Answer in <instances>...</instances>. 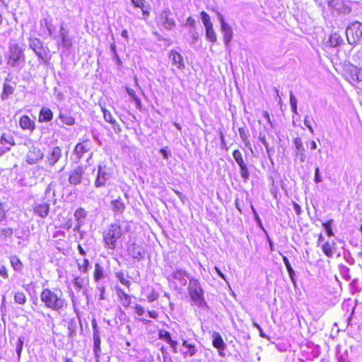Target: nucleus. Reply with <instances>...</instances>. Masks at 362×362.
Segmentation results:
<instances>
[{
	"instance_id": "obj_34",
	"label": "nucleus",
	"mask_w": 362,
	"mask_h": 362,
	"mask_svg": "<svg viewBox=\"0 0 362 362\" xmlns=\"http://www.w3.org/2000/svg\"><path fill=\"white\" fill-rule=\"evenodd\" d=\"M40 26L46 29L49 35H52L54 31V26L52 23V20L49 18H44L40 21Z\"/></svg>"
},
{
	"instance_id": "obj_32",
	"label": "nucleus",
	"mask_w": 362,
	"mask_h": 362,
	"mask_svg": "<svg viewBox=\"0 0 362 362\" xmlns=\"http://www.w3.org/2000/svg\"><path fill=\"white\" fill-rule=\"evenodd\" d=\"M115 276L122 285L126 286L127 288H129L131 286V281L129 279L127 274H124L123 272H119L115 274Z\"/></svg>"
},
{
	"instance_id": "obj_13",
	"label": "nucleus",
	"mask_w": 362,
	"mask_h": 362,
	"mask_svg": "<svg viewBox=\"0 0 362 362\" xmlns=\"http://www.w3.org/2000/svg\"><path fill=\"white\" fill-rule=\"evenodd\" d=\"M44 153L38 146H31L27 153L26 160L28 163L33 164L42 160Z\"/></svg>"
},
{
	"instance_id": "obj_57",
	"label": "nucleus",
	"mask_w": 362,
	"mask_h": 362,
	"mask_svg": "<svg viewBox=\"0 0 362 362\" xmlns=\"http://www.w3.org/2000/svg\"><path fill=\"white\" fill-rule=\"evenodd\" d=\"M0 276H1L4 279H7L8 277L7 269L4 266H1L0 267Z\"/></svg>"
},
{
	"instance_id": "obj_12",
	"label": "nucleus",
	"mask_w": 362,
	"mask_h": 362,
	"mask_svg": "<svg viewBox=\"0 0 362 362\" xmlns=\"http://www.w3.org/2000/svg\"><path fill=\"white\" fill-rule=\"evenodd\" d=\"M158 339L164 341L172 349L173 353H177L178 343L176 340L173 339L171 334L165 329H159L158 332Z\"/></svg>"
},
{
	"instance_id": "obj_39",
	"label": "nucleus",
	"mask_w": 362,
	"mask_h": 362,
	"mask_svg": "<svg viewBox=\"0 0 362 362\" xmlns=\"http://www.w3.org/2000/svg\"><path fill=\"white\" fill-rule=\"evenodd\" d=\"M10 262L14 270L19 271L22 269L23 263L17 256L11 257L10 258Z\"/></svg>"
},
{
	"instance_id": "obj_6",
	"label": "nucleus",
	"mask_w": 362,
	"mask_h": 362,
	"mask_svg": "<svg viewBox=\"0 0 362 362\" xmlns=\"http://www.w3.org/2000/svg\"><path fill=\"white\" fill-rule=\"evenodd\" d=\"M327 4L331 13L337 16L349 13L351 11V7L341 0H329Z\"/></svg>"
},
{
	"instance_id": "obj_44",
	"label": "nucleus",
	"mask_w": 362,
	"mask_h": 362,
	"mask_svg": "<svg viewBox=\"0 0 362 362\" xmlns=\"http://www.w3.org/2000/svg\"><path fill=\"white\" fill-rule=\"evenodd\" d=\"M283 262L286 267V269L288 271V275L291 280H293L295 272L288 261V259L286 256L282 257Z\"/></svg>"
},
{
	"instance_id": "obj_22",
	"label": "nucleus",
	"mask_w": 362,
	"mask_h": 362,
	"mask_svg": "<svg viewBox=\"0 0 362 362\" xmlns=\"http://www.w3.org/2000/svg\"><path fill=\"white\" fill-rule=\"evenodd\" d=\"M116 293L120 304L124 308H129L132 303V297L122 288H117Z\"/></svg>"
},
{
	"instance_id": "obj_35",
	"label": "nucleus",
	"mask_w": 362,
	"mask_h": 362,
	"mask_svg": "<svg viewBox=\"0 0 362 362\" xmlns=\"http://www.w3.org/2000/svg\"><path fill=\"white\" fill-rule=\"evenodd\" d=\"M206 30V39L212 42L215 43L217 41L216 33L214 31L213 25L205 28Z\"/></svg>"
},
{
	"instance_id": "obj_3",
	"label": "nucleus",
	"mask_w": 362,
	"mask_h": 362,
	"mask_svg": "<svg viewBox=\"0 0 362 362\" xmlns=\"http://www.w3.org/2000/svg\"><path fill=\"white\" fill-rule=\"evenodd\" d=\"M187 291L194 305L199 308L207 307V303L204 300V290L197 279H189Z\"/></svg>"
},
{
	"instance_id": "obj_25",
	"label": "nucleus",
	"mask_w": 362,
	"mask_h": 362,
	"mask_svg": "<svg viewBox=\"0 0 362 362\" xmlns=\"http://www.w3.org/2000/svg\"><path fill=\"white\" fill-rule=\"evenodd\" d=\"M53 117V112L49 108L43 107L39 112L38 122L40 123L49 122L52 120Z\"/></svg>"
},
{
	"instance_id": "obj_38",
	"label": "nucleus",
	"mask_w": 362,
	"mask_h": 362,
	"mask_svg": "<svg viewBox=\"0 0 362 362\" xmlns=\"http://www.w3.org/2000/svg\"><path fill=\"white\" fill-rule=\"evenodd\" d=\"M238 132H239L240 136L242 141L244 142L245 145L247 147H250V142L248 139V136H249L248 131L243 127H240L238 129Z\"/></svg>"
},
{
	"instance_id": "obj_51",
	"label": "nucleus",
	"mask_w": 362,
	"mask_h": 362,
	"mask_svg": "<svg viewBox=\"0 0 362 362\" xmlns=\"http://www.w3.org/2000/svg\"><path fill=\"white\" fill-rule=\"evenodd\" d=\"M57 228L65 229L66 230H70L72 228V220L71 218H68L64 223H60Z\"/></svg>"
},
{
	"instance_id": "obj_56",
	"label": "nucleus",
	"mask_w": 362,
	"mask_h": 362,
	"mask_svg": "<svg viewBox=\"0 0 362 362\" xmlns=\"http://www.w3.org/2000/svg\"><path fill=\"white\" fill-rule=\"evenodd\" d=\"M311 119H312V118H310L308 116H306L304 119V124L308 128L310 133L312 134H313L314 130H313V126L311 124Z\"/></svg>"
},
{
	"instance_id": "obj_53",
	"label": "nucleus",
	"mask_w": 362,
	"mask_h": 362,
	"mask_svg": "<svg viewBox=\"0 0 362 362\" xmlns=\"http://www.w3.org/2000/svg\"><path fill=\"white\" fill-rule=\"evenodd\" d=\"M290 104L292 112L294 114H297V100L293 94L290 95Z\"/></svg>"
},
{
	"instance_id": "obj_14",
	"label": "nucleus",
	"mask_w": 362,
	"mask_h": 362,
	"mask_svg": "<svg viewBox=\"0 0 362 362\" xmlns=\"http://www.w3.org/2000/svg\"><path fill=\"white\" fill-rule=\"evenodd\" d=\"M110 180V175L103 168L98 166V175L95 180V187L97 188L105 187Z\"/></svg>"
},
{
	"instance_id": "obj_17",
	"label": "nucleus",
	"mask_w": 362,
	"mask_h": 362,
	"mask_svg": "<svg viewBox=\"0 0 362 362\" xmlns=\"http://www.w3.org/2000/svg\"><path fill=\"white\" fill-rule=\"evenodd\" d=\"M221 30L223 33L224 44L228 47L233 38L232 28L227 24L223 18L221 19Z\"/></svg>"
},
{
	"instance_id": "obj_15",
	"label": "nucleus",
	"mask_w": 362,
	"mask_h": 362,
	"mask_svg": "<svg viewBox=\"0 0 362 362\" xmlns=\"http://www.w3.org/2000/svg\"><path fill=\"white\" fill-rule=\"evenodd\" d=\"M19 126L25 131L33 132L36 129L35 120L32 119L28 115H24L19 119Z\"/></svg>"
},
{
	"instance_id": "obj_60",
	"label": "nucleus",
	"mask_w": 362,
	"mask_h": 362,
	"mask_svg": "<svg viewBox=\"0 0 362 362\" xmlns=\"http://www.w3.org/2000/svg\"><path fill=\"white\" fill-rule=\"evenodd\" d=\"M186 25H189L191 28H194L195 26V20L189 16L186 20Z\"/></svg>"
},
{
	"instance_id": "obj_29",
	"label": "nucleus",
	"mask_w": 362,
	"mask_h": 362,
	"mask_svg": "<svg viewBox=\"0 0 362 362\" xmlns=\"http://www.w3.org/2000/svg\"><path fill=\"white\" fill-rule=\"evenodd\" d=\"M293 143L296 146V148L300 156V161L304 162L305 160V148L303 146V141L300 138L296 137L293 140Z\"/></svg>"
},
{
	"instance_id": "obj_24",
	"label": "nucleus",
	"mask_w": 362,
	"mask_h": 362,
	"mask_svg": "<svg viewBox=\"0 0 362 362\" xmlns=\"http://www.w3.org/2000/svg\"><path fill=\"white\" fill-rule=\"evenodd\" d=\"M33 212L41 218H45L49 212V204L47 202L37 204L33 207Z\"/></svg>"
},
{
	"instance_id": "obj_54",
	"label": "nucleus",
	"mask_w": 362,
	"mask_h": 362,
	"mask_svg": "<svg viewBox=\"0 0 362 362\" xmlns=\"http://www.w3.org/2000/svg\"><path fill=\"white\" fill-rule=\"evenodd\" d=\"M23 347V341L21 338H19L16 342V352H17L18 358H21Z\"/></svg>"
},
{
	"instance_id": "obj_2",
	"label": "nucleus",
	"mask_w": 362,
	"mask_h": 362,
	"mask_svg": "<svg viewBox=\"0 0 362 362\" xmlns=\"http://www.w3.org/2000/svg\"><path fill=\"white\" fill-rule=\"evenodd\" d=\"M124 231L119 223H112L103 233L104 247L107 250H115L117 242L123 235Z\"/></svg>"
},
{
	"instance_id": "obj_31",
	"label": "nucleus",
	"mask_w": 362,
	"mask_h": 362,
	"mask_svg": "<svg viewBox=\"0 0 362 362\" xmlns=\"http://www.w3.org/2000/svg\"><path fill=\"white\" fill-rule=\"evenodd\" d=\"M343 42V39L337 33H332L329 36L328 44L330 47H337L341 45Z\"/></svg>"
},
{
	"instance_id": "obj_33",
	"label": "nucleus",
	"mask_w": 362,
	"mask_h": 362,
	"mask_svg": "<svg viewBox=\"0 0 362 362\" xmlns=\"http://www.w3.org/2000/svg\"><path fill=\"white\" fill-rule=\"evenodd\" d=\"M104 277V271L102 266L99 263L94 265L93 279L98 282Z\"/></svg>"
},
{
	"instance_id": "obj_47",
	"label": "nucleus",
	"mask_w": 362,
	"mask_h": 362,
	"mask_svg": "<svg viewBox=\"0 0 362 362\" xmlns=\"http://www.w3.org/2000/svg\"><path fill=\"white\" fill-rule=\"evenodd\" d=\"M138 248H139V246L136 245V244L134 243L132 245V247L130 249V251H131L130 252L132 254V256L134 258L139 259V258L143 257L144 252H141L140 251L136 252V250Z\"/></svg>"
},
{
	"instance_id": "obj_52",
	"label": "nucleus",
	"mask_w": 362,
	"mask_h": 362,
	"mask_svg": "<svg viewBox=\"0 0 362 362\" xmlns=\"http://www.w3.org/2000/svg\"><path fill=\"white\" fill-rule=\"evenodd\" d=\"M159 298V294L157 291L153 290L151 293L147 296V300L148 303H153L157 300Z\"/></svg>"
},
{
	"instance_id": "obj_48",
	"label": "nucleus",
	"mask_w": 362,
	"mask_h": 362,
	"mask_svg": "<svg viewBox=\"0 0 362 362\" xmlns=\"http://www.w3.org/2000/svg\"><path fill=\"white\" fill-rule=\"evenodd\" d=\"M86 216V212L84 209L78 208L74 212V217L76 221L84 219Z\"/></svg>"
},
{
	"instance_id": "obj_18",
	"label": "nucleus",
	"mask_w": 362,
	"mask_h": 362,
	"mask_svg": "<svg viewBox=\"0 0 362 362\" xmlns=\"http://www.w3.org/2000/svg\"><path fill=\"white\" fill-rule=\"evenodd\" d=\"M169 11H163L159 17L160 25L166 30H172L175 25L174 19L169 16Z\"/></svg>"
},
{
	"instance_id": "obj_26",
	"label": "nucleus",
	"mask_w": 362,
	"mask_h": 362,
	"mask_svg": "<svg viewBox=\"0 0 362 362\" xmlns=\"http://www.w3.org/2000/svg\"><path fill=\"white\" fill-rule=\"evenodd\" d=\"M111 206L112 211L116 214H122L126 209V205L121 197L112 200Z\"/></svg>"
},
{
	"instance_id": "obj_62",
	"label": "nucleus",
	"mask_w": 362,
	"mask_h": 362,
	"mask_svg": "<svg viewBox=\"0 0 362 362\" xmlns=\"http://www.w3.org/2000/svg\"><path fill=\"white\" fill-rule=\"evenodd\" d=\"M293 209L296 214L299 215L301 213V207L299 204L296 202L293 203Z\"/></svg>"
},
{
	"instance_id": "obj_28",
	"label": "nucleus",
	"mask_w": 362,
	"mask_h": 362,
	"mask_svg": "<svg viewBox=\"0 0 362 362\" xmlns=\"http://www.w3.org/2000/svg\"><path fill=\"white\" fill-rule=\"evenodd\" d=\"M0 144H1L2 147H8V150L11 146H13L15 144L13 137L9 134H2L0 138Z\"/></svg>"
},
{
	"instance_id": "obj_19",
	"label": "nucleus",
	"mask_w": 362,
	"mask_h": 362,
	"mask_svg": "<svg viewBox=\"0 0 362 362\" xmlns=\"http://www.w3.org/2000/svg\"><path fill=\"white\" fill-rule=\"evenodd\" d=\"M212 346L218 351L221 356H223V351L226 349V344L218 332H214L212 334Z\"/></svg>"
},
{
	"instance_id": "obj_23",
	"label": "nucleus",
	"mask_w": 362,
	"mask_h": 362,
	"mask_svg": "<svg viewBox=\"0 0 362 362\" xmlns=\"http://www.w3.org/2000/svg\"><path fill=\"white\" fill-rule=\"evenodd\" d=\"M131 2L135 8L141 10L144 19L150 16L151 6L145 0H131Z\"/></svg>"
},
{
	"instance_id": "obj_63",
	"label": "nucleus",
	"mask_w": 362,
	"mask_h": 362,
	"mask_svg": "<svg viewBox=\"0 0 362 362\" xmlns=\"http://www.w3.org/2000/svg\"><path fill=\"white\" fill-rule=\"evenodd\" d=\"M159 152L162 154L164 159H165V160L168 159L169 155L165 148H160Z\"/></svg>"
},
{
	"instance_id": "obj_30",
	"label": "nucleus",
	"mask_w": 362,
	"mask_h": 362,
	"mask_svg": "<svg viewBox=\"0 0 362 362\" xmlns=\"http://www.w3.org/2000/svg\"><path fill=\"white\" fill-rule=\"evenodd\" d=\"M89 279L88 276L82 278L80 276H76L73 280V284L76 289L81 290L82 288L88 285Z\"/></svg>"
},
{
	"instance_id": "obj_59",
	"label": "nucleus",
	"mask_w": 362,
	"mask_h": 362,
	"mask_svg": "<svg viewBox=\"0 0 362 362\" xmlns=\"http://www.w3.org/2000/svg\"><path fill=\"white\" fill-rule=\"evenodd\" d=\"M6 218V211L4 210V204L0 203V221Z\"/></svg>"
},
{
	"instance_id": "obj_7",
	"label": "nucleus",
	"mask_w": 362,
	"mask_h": 362,
	"mask_svg": "<svg viewBox=\"0 0 362 362\" xmlns=\"http://www.w3.org/2000/svg\"><path fill=\"white\" fill-rule=\"evenodd\" d=\"M233 157L238 164L240 169V176L244 181H247L250 177V173L246 163L243 159L242 153L238 149L233 151Z\"/></svg>"
},
{
	"instance_id": "obj_27",
	"label": "nucleus",
	"mask_w": 362,
	"mask_h": 362,
	"mask_svg": "<svg viewBox=\"0 0 362 362\" xmlns=\"http://www.w3.org/2000/svg\"><path fill=\"white\" fill-rule=\"evenodd\" d=\"M101 110L103 113V117L105 120L107 122L111 124L115 129H117L119 131H120L119 125L118 124V123L117 122L116 119L114 118L111 112L107 110L105 107H102Z\"/></svg>"
},
{
	"instance_id": "obj_45",
	"label": "nucleus",
	"mask_w": 362,
	"mask_h": 362,
	"mask_svg": "<svg viewBox=\"0 0 362 362\" xmlns=\"http://www.w3.org/2000/svg\"><path fill=\"white\" fill-rule=\"evenodd\" d=\"M13 230L11 228H2L0 232V238L1 240H6L13 235Z\"/></svg>"
},
{
	"instance_id": "obj_58",
	"label": "nucleus",
	"mask_w": 362,
	"mask_h": 362,
	"mask_svg": "<svg viewBox=\"0 0 362 362\" xmlns=\"http://www.w3.org/2000/svg\"><path fill=\"white\" fill-rule=\"evenodd\" d=\"M315 182L316 183L322 182V178L320 177V169L318 167L315 170Z\"/></svg>"
},
{
	"instance_id": "obj_8",
	"label": "nucleus",
	"mask_w": 362,
	"mask_h": 362,
	"mask_svg": "<svg viewBox=\"0 0 362 362\" xmlns=\"http://www.w3.org/2000/svg\"><path fill=\"white\" fill-rule=\"evenodd\" d=\"M93 148V143L88 139H85L80 141L75 146L74 152L78 158H81L84 154L89 153Z\"/></svg>"
},
{
	"instance_id": "obj_37",
	"label": "nucleus",
	"mask_w": 362,
	"mask_h": 362,
	"mask_svg": "<svg viewBox=\"0 0 362 362\" xmlns=\"http://www.w3.org/2000/svg\"><path fill=\"white\" fill-rule=\"evenodd\" d=\"M60 37L62 44L64 47H71V42L68 37V33L64 30L63 27L60 28Z\"/></svg>"
},
{
	"instance_id": "obj_55",
	"label": "nucleus",
	"mask_w": 362,
	"mask_h": 362,
	"mask_svg": "<svg viewBox=\"0 0 362 362\" xmlns=\"http://www.w3.org/2000/svg\"><path fill=\"white\" fill-rule=\"evenodd\" d=\"M133 309L134 310V313L139 316H141L145 313V310L144 307H142L141 305L136 304L133 307Z\"/></svg>"
},
{
	"instance_id": "obj_50",
	"label": "nucleus",
	"mask_w": 362,
	"mask_h": 362,
	"mask_svg": "<svg viewBox=\"0 0 362 362\" xmlns=\"http://www.w3.org/2000/svg\"><path fill=\"white\" fill-rule=\"evenodd\" d=\"M127 91L128 93V94L130 95V97L132 98V99L134 101V103H136V105L140 108L141 107V100L140 99L136 96V93H135V91L132 89H130V88H127Z\"/></svg>"
},
{
	"instance_id": "obj_5",
	"label": "nucleus",
	"mask_w": 362,
	"mask_h": 362,
	"mask_svg": "<svg viewBox=\"0 0 362 362\" xmlns=\"http://www.w3.org/2000/svg\"><path fill=\"white\" fill-rule=\"evenodd\" d=\"M346 35L350 45L358 44L362 40V23L358 21L353 22L347 27Z\"/></svg>"
},
{
	"instance_id": "obj_43",
	"label": "nucleus",
	"mask_w": 362,
	"mask_h": 362,
	"mask_svg": "<svg viewBox=\"0 0 362 362\" xmlns=\"http://www.w3.org/2000/svg\"><path fill=\"white\" fill-rule=\"evenodd\" d=\"M333 223H334L333 219H329L327 221L322 223V226L326 230L327 235L329 237L334 236V233L332 229Z\"/></svg>"
},
{
	"instance_id": "obj_16",
	"label": "nucleus",
	"mask_w": 362,
	"mask_h": 362,
	"mask_svg": "<svg viewBox=\"0 0 362 362\" xmlns=\"http://www.w3.org/2000/svg\"><path fill=\"white\" fill-rule=\"evenodd\" d=\"M62 148L54 146L47 154V162L50 165L56 164L62 158Z\"/></svg>"
},
{
	"instance_id": "obj_61",
	"label": "nucleus",
	"mask_w": 362,
	"mask_h": 362,
	"mask_svg": "<svg viewBox=\"0 0 362 362\" xmlns=\"http://www.w3.org/2000/svg\"><path fill=\"white\" fill-rule=\"evenodd\" d=\"M147 314L151 318L153 319H157L158 317V313L156 310H148Z\"/></svg>"
},
{
	"instance_id": "obj_21",
	"label": "nucleus",
	"mask_w": 362,
	"mask_h": 362,
	"mask_svg": "<svg viewBox=\"0 0 362 362\" xmlns=\"http://www.w3.org/2000/svg\"><path fill=\"white\" fill-rule=\"evenodd\" d=\"M83 174V168L82 166L77 167L69 175V181L70 184L74 185H79L81 182Z\"/></svg>"
},
{
	"instance_id": "obj_49",
	"label": "nucleus",
	"mask_w": 362,
	"mask_h": 362,
	"mask_svg": "<svg viewBox=\"0 0 362 362\" xmlns=\"http://www.w3.org/2000/svg\"><path fill=\"white\" fill-rule=\"evenodd\" d=\"M59 118L61 121L66 125L72 126L75 124V119L72 117L66 115H60Z\"/></svg>"
},
{
	"instance_id": "obj_10",
	"label": "nucleus",
	"mask_w": 362,
	"mask_h": 362,
	"mask_svg": "<svg viewBox=\"0 0 362 362\" xmlns=\"http://www.w3.org/2000/svg\"><path fill=\"white\" fill-rule=\"evenodd\" d=\"M168 58L170 61L171 65L175 67L177 70L184 71L185 69V59L182 55L177 51L172 49L168 53Z\"/></svg>"
},
{
	"instance_id": "obj_1",
	"label": "nucleus",
	"mask_w": 362,
	"mask_h": 362,
	"mask_svg": "<svg viewBox=\"0 0 362 362\" xmlns=\"http://www.w3.org/2000/svg\"><path fill=\"white\" fill-rule=\"evenodd\" d=\"M40 298L46 308L57 313H61L68 307V303L59 289L43 288L40 292Z\"/></svg>"
},
{
	"instance_id": "obj_46",
	"label": "nucleus",
	"mask_w": 362,
	"mask_h": 362,
	"mask_svg": "<svg viewBox=\"0 0 362 362\" xmlns=\"http://www.w3.org/2000/svg\"><path fill=\"white\" fill-rule=\"evenodd\" d=\"M200 16L205 28L213 25L211 22L210 17L206 12L202 11L200 13Z\"/></svg>"
},
{
	"instance_id": "obj_42",
	"label": "nucleus",
	"mask_w": 362,
	"mask_h": 362,
	"mask_svg": "<svg viewBox=\"0 0 362 362\" xmlns=\"http://www.w3.org/2000/svg\"><path fill=\"white\" fill-rule=\"evenodd\" d=\"M27 298L23 292L17 291L14 293V300L20 305L25 303Z\"/></svg>"
},
{
	"instance_id": "obj_40",
	"label": "nucleus",
	"mask_w": 362,
	"mask_h": 362,
	"mask_svg": "<svg viewBox=\"0 0 362 362\" xmlns=\"http://www.w3.org/2000/svg\"><path fill=\"white\" fill-rule=\"evenodd\" d=\"M89 260L86 258L83 259L81 262L77 261V266L80 272L87 273L89 269Z\"/></svg>"
},
{
	"instance_id": "obj_4",
	"label": "nucleus",
	"mask_w": 362,
	"mask_h": 362,
	"mask_svg": "<svg viewBox=\"0 0 362 362\" xmlns=\"http://www.w3.org/2000/svg\"><path fill=\"white\" fill-rule=\"evenodd\" d=\"M343 76L353 86L362 88V68L354 64L345 65Z\"/></svg>"
},
{
	"instance_id": "obj_36",
	"label": "nucleus",
	"mask_w": 362,
	"mask_h": 362,
	"mask_svg": "<svg viewBox=\"0 0 362 362\" xmlns=\"http://www.w3.org/2000/svg\"><path fill=\"white\" fill-rule=\"evenodd\" d=\"M14 92V88L12 86L4 83L3 86V90L1 94V98L2 100H6L8 98L10 95H11Z\"/></svg>"
},
{
	"instance_id": "obj_41",
	"label": "nucleus",
	"mask_w": 362,
	"mask_h": 362,
	"mask_svg": "<svg viewBox=\"0 0 362 362\" xmlns=\"http://www.w3.org/2000/svg\"><path fill=\"white\" fill-rule=\"evenodd\" d=\"M93 351L95 354L100 351V337L99 333H93Z\"/></svg>"
},
{
	"instance_id": "obj_11",
	"label": "nucleus",
	"mask_w": 362,
	"mask_h": 362,
	"mask_svg": "<svg viewBox=\"0 0 362 362\" xmlns=\"http://www.w3.org/2000/svg\"><path fill=\"white\" fill-rule=\"evenodd\" d=\"M182 346L180 352L185 358L194 357L197 354L198 349L195 344L190 340L182 339Z\"/></svg>"
},
{
	"instance_id": "obj_64",
	"label": "nucleus",
	"mask_w": 362,
	"mask_h": 362,
	"mask_svg": "<svg viewBox=\"0 0 362 362\" xmlns=\"http://www.w3.org/2000/svg\"><path fill=\"white\" fill-rule=\"evenodd\" d=\"M121 35L122 37H124L126 40H129V34L128 31L127 30H123L121 33Z\"/></svg>"
},
{
	"instance_id": "obj_9",
	"label": "nucleus",
	"mask_w": 362,
	"mask_h": 362,
	"mask_svg": "<svg viewBox=\"0 0 362 362\" xmlns=\"http://www.w3.org/2000/svg\"><path fill=\"white\" fill-rule=\"evenodd\" d=\"M23 52L18 45H13L9 48V54L7 57V64L11 66H16L21 59Z\"/></svg>"
},
{
	"instance_id": "obj_20",
	"label": "nucleus",
	"mask_w": 362,
	"mask_h": 362,
	"mask_svg": "<svg viewBox=\"0 0 362 362\" xmlns=\"http://www.w3.org/2000/svg\"><path fill=\"white\" fill-rule=\"evenodd\" d=\"M322 252L327 258H332L337 251L336 243L334 240L326 241L321 245Z\"/></svg>"
}]
</instances>
